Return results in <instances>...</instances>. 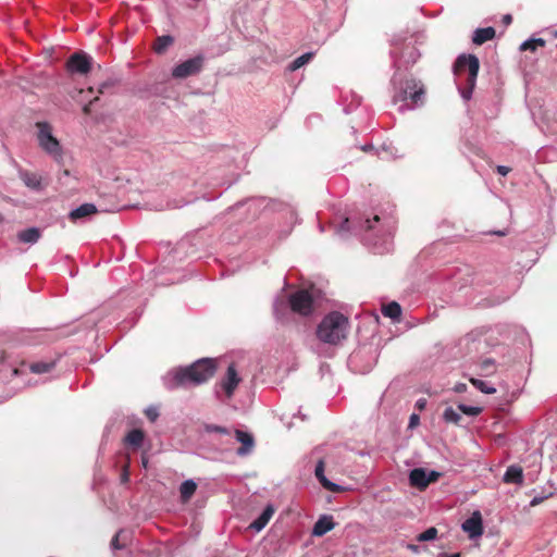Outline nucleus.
Wrapping results in <instances>:
<instances>
[{
    "label": "nucleus",
    "mask_w": 557,
    "mask_h": 557,
    "mask_svg": "<svg viewBox=\"0 0 557 557\" xmlns=\"http://www.w3.org/2000/svg\"><path fill=\"white\" fill-rule=\"evenodd\" d=\"M505 483H515L521 485L523 483V471L519 466H510L507 468L504 478Z\"/></svg>",
    "instance_id": "obj_17"
},
{
    "label": "nucleus",
    "mask_w": 557,
    "mask_h": 557,
    "mask_svg": "<svg viewBox=\"0 0 557 557\" xmlns=\"http://www.w3.org/2000/svg\"><path fill=\"white\" fill-rule=\"evenodd\" d=\"M555 37H557V30L554 33Z\"/></svg>",
    "instance_id": "obj_53"
},
{
    "label": "nucleus",
    "mask_w": 557,
    "mask_h": 557,
    "mask_svg": "<svg viewBox=\"0 0 557 557\" xmlns=\"http://www.w3.org/2000/svg\"><path fill=\"white\" fill-rule=\"evenodd\" d=\"M206 431L209 433H221V434H230L228 430L224 426L215 425V424H207Z\"/></svg>",
    "instance_id": "obj_34"
},
{
    "label": "nucleus",
    "mask_w": 557,
    "mask_h": 557,
    "mask_svg": "<svg viewBox=\"0 0 557 557\" xmlns=\"http://www.w3.org/2000/svg\"><path fill=\"white\" fill-rule=\"evenodd\" d=\"M242 377L236 371V368L234 364H230L225 376L220 381V386L222 391L224 392L227 399H231L240 383Z\"/></svg>",
    "instance_id": "obj_9"
},
{
    "label": "nucleus",
    "mask_w": 557,
    "mask_h": 557,
    "mask_svg": "<svg viewBox=\"0 0 557 557\" xmlns=\"http://www.w3.org/2000/svg\"><path fill=\"white\" fill-rule=\"evenodd\" d=\"M495 234L499 235V236H504L505 235V232H495Z\"/></svg>",
    "instance_id": "obj_50"
},
{
    "label": "nucleus",
    "mask_w": 557,
    "mask_h": 557,
    "mask_svg": "<svg viewBox=\"0 0 557 557\" xmlns=\"http://www.w3.org/2000/svg\"><path fill=\"white\" fill-rule=\"evenodd\" d=\"M496 171H497L500 175L506 176V175L510 172V168L505 166V165H498V166L496 168Z\"/></svg>",
    "instance_id": "obj_36"
},
{
    "label": "nucleus",
    "mask_w": 557,
    "mask_h": 557,
    "mask_svg": "<svg viewBox=\"0 0 557 557\" xmlns=\"http://www.w3.org/2000/svg\"><path fill=\"white\" fill-rule=\"evenodd\" d=\"M495 29L493 27L478 28L473 35V42L475 45H483L495 37Z\"/></svg>",
    "instance_id": "obj_20"
},
{
    "label": "nucleus",
    "mask_w": 557,
    "mask_h": 557,
    "mask_svg": "<svg viewBox=\"0 0 557 557\" xmlns=\"http://www.w3.org/2000/svg\"><path fill=\"white\" fill-rule=\"evenodd\" d=\"M197 490V484L193 480L184 481L180 486L182 503H188Z\"/></svg>",
    "instance_id": "obj_21"
},
{
    "label": "nucleus",
    "mask_w": 557,
    "mask_h": 557,
    "mask_svg": "<svg viewBox=\"0 0 557 557\" xmlns=\"http://www.w3.org/2000/svg\"><path fill=\"white\" fill-rule=\"evenodd\" d=\"M174 42V38L170 35L159 36L153 44V50L158 54L164 53Z\"/></svg>",
    "instance_id": "obj_22"
},
{
    "label": "nucleus",
    "mask_w": 557,
    "mask_h": 557,
    "mask_svg": "<svg viewBox=\"0 0 557 557\" xmlns=\"http://www.w3.org/2000/svg\"><path fill=\"white\" fill-rule=\"evenodd\" d=\"M145 414L150 422H154L159 417V410L154 406H150L145 410Z\"/></svg>",
    "instance_id": "obj_33"
},
{
    "label": "nucleus",
    "mask_w": 557,
    "mask_h": 557,
    "mask_svg": "<svg viewBox=\"0 0 557 557\" xmlns=\"http://www.w3.org/2000/svg\"><path fill=\"white\" fill-rule=\"evenodd\" d=\"M273 515V506L268 505L262 513L253 522H251L250 528L258 532L261 531L268 524Z\"/></svg>",
    "instance_id": "obj_18"
},
{
    "label": "nucleus",
    "mask_w": 557,
    "mask_h": 557,
    "mask_svg": "<svg viewBox=\"0 0 557 557\" xmlns=\"http://www.w3.org/2000/svg\"><path fill=\"white\" fill-rule=\"evenodd\" d=\"M216 370L214 359L203 358L191 366L178 369L173 377L174 387L186 385L187 383L202 384L211 379Z\"/></svg>",
    "instance_id": "obj_2"
},
{
    "label": "nucleus",
    "mask_w": 557,
    "mask_h": 557,
    "mask_svg": "<svg viewBox=\"0 0 557 557\" xmlns=\"http://www.w3.org/2000/svg\"><path fill=\"white\" fill-rule=\"evenodd\" d=\"M313 58V53L312 52H307L298 58H296L289 65H288V69L289 71L294 72V71H297L298 69H300L301 66H304L305 64H307L308 62H310V60Z\"/></svg>",
    "instance_id": "obj_27"
},
{
    "label": "nucleus",
    "mask_w": 557,
    "mask_h": 557,
    "mask_svg": "<svg viewBox=\"0 0 557 557\" xmlns=\"http://www.w3.org/2000/svg\"><path fill=\"white\" fill-rule=\"evenodd\" d=\"M335 525L336 523L334 522L332 516H321L313 525L312 535L323 536L327 532L332 531L335 528Z\"/></svg>",
    "instance_id": "obj_14"
},
{
    "label": "nucleus",
    "mask_w": 557,
    "mask_h": 557,
    "mask_svg": "<svg viewBox=\"0 0 557 557\" xmlns=\"http://www.w3.org/2000/svg\"><path fill=\"white\" fill-rule=\"evenodd\" d=\"M546 45V41L543 39V38H532V39H529V40H525L524 42L521 44L520 46V50L521 51H527V50H530V51H536V49L539 47H545Z\"/></svg>",
    "instance_id": "obj_26"
},
{
    "label": "nucleus",
    "mask_w": 557,
    "mask_h": 557,
    "mask_svg": "<svg viewBox=\"0 0 557 557\" xmlns=\"http://www.w3.org/2000/svg\"><path fill=\"white\" fill-rule=\"evenodd\" d=\"M17 237L22 243L34 244L40 238V231L37 227H30L20 232Z\"/></svg>",
    "instance_id": "obj_23"
},
{
    "label": "nucleus",
    "mask_w": 557,
    "mask_h": 557,
    "mask_svg": "<svg viewBox=\"0 0 557 557\" xmlns=\"http://www.w3.org/2000/svg\"><path fill=\"white\" fill-rule=\"evenodd\" d=\"M437 471L426 472L423 468H414L409 473V483L419 491H424L431 483L436 482L441 478Z\"/></svg>",
    "instance_id": "obj_7"
},
{
    "label": "nucleus",
    "mask_w": 557,
    "mask_h": 557,
    "mask_svg": "<svg viewBox=\"0 0 557 557\" xmlns=\"http://www.w3.org/2000/svg\"><path fill=\"white\" fill-rule=\"evenodd\" d=\"M98 100V97H95L94 100H91L89 103L85 104L83 107V112L84 114H89L90 113V106L94 101Z\"/></svg>",
    "instance_id": "obj_39"
},
{
    "label": "nucleus",
    "mask_w": 557,
    "mask_h": 557,
    "mask_svg": "<svg viewBox=\"0 0 557 557\" xmlns=\"http://www.w3.org/2000/svg\"><path fill=\"white\" fill-rule=\"evenodd\" d=\"M437 529L435 527H431L429 529H426L424 532L420 533L418 536H417V541L418 542H429V541H433L437 537Z\"/></svg>",
    "instance_id": "obj_30"
},
{
    "label": "nucleus",
    "mask_w": 557,
    "mask_h": 557,
    "mask_svg": "<svg viewBox=\"0 0 557 557\" xmlns=\"http://www.w3.org/2000/svg\"><path fill=\"white\" fill-rule=\"evenodd\" d=\"M406 547L409 550H411L412 553H416V554L419 553V550H420V547L418 545H416V544H408Z\"/></svg>",
    "instance_id": "obj_41"
},
{
    "label": "nucleus",
    "mask_w": 557,
    "mask_h": 557,
    "mask_svg": "<svg viewBox=\"0 0 557 557\" xmlns=\"http://www.w3.org/2000/svg\"><path fill=\"white\" fill-rule=\"evenodd\" d=\"M462 530L468 533L470 539L479 537L483 534V521L482 515L479 510L472 512L471 517L468 518L461 525Z\"/></svg>",
    "instance_id": "obj_10"
},
{
    "label": "nucleus",
    "mask_w": 557,
    "mask_h": 557,
    "mask_svg": "<svg viewBox=\"0 0 557 557\" xmlns=\"http://www.w3.org/2000/svg\"><path fill=\"white\" fill-rule=\"evenodd\" d=\"M419 423V416L416 413H412L409 421V426L414 428Z\"/></svg>",
    "instance_id": "obj_37"
},
{
    "label": "nucleus",
    "mask_w": 557,
    "mask_h": 557,
    "mask_svg": "<svg viewBox=\"0 0 557 557\" xmlns=\"http://www.w3.org/2000/svg\"><path fill=\"white\" fill-rule=\"evenodd\" d=\"M36 127L38 128L37 140L39 147L52 156L54 160L59 161L62 159V147L60 141L52 135V128L47 122H37Z\"/></svg>",
    "instance_id": "obj_3"
},
{
    "label": "nucleus",
    "mask_w": 557,
    "mask_h": 557,
    "mask_svg": "<svg viewBox=\"0 0 557 557\" xmlns=\"http://www.w3.org/2000/svg\"><path fill=\"white\" fill-rule=\"evenodd\" d=\"M122 481L123 482H127L128 481V473L127 472L123 473Z\"/></svg>",
    "instance_id": "obj_44"
},
{
    "label": "nucleus",
    "mask_w": 557,
    "mask_h": 557,
    "mask_svg": "<svg viewBox=\"0 0 557 557\" xmlns=\"http://www.w3.org/2000/svg\"><path fill=\"white\" fill-rule=\"evenodd\" d=\"M145 440V432L140 429H134L125 436V444L133 447L139 448Z\"/></svg>",
    "instance_id": "obj_19"
},
{
    "label": "nucleus",
    "mask_w": 557,
    "mask_h": 557,
    "mask_svg": "<svg viewBox=\"0 0 557 557\" xmlns=\"http://www.w3.org/2000/svg\"><path fill=\"white\" fill-rule=\"evenodd\" d=\"M440 557H461V555L459 553H456V554H442Z\"/></svg>",
    "instance_id": "obj_43"
},
{
    "label": "nucleus",
    "mask_w": 557,
    "mask_h": 557,
    "mask_svg": "<svg viewBox=\"0 0 557 557\" xmlns=\"http://www.w3.org/2000/svg\"><path fill=\"white\" fill-rule=\"evenodd\" d=\"M349 320L338 311L327 313L317 326V337L330 345H338L347 338Z\"/></svg>",
    "instance_id": "obj_1"
},
{
    "label": "nucleus",
    "mask_w": 557,
    "mask_h": 557,
    "mask_svg": "<svg viewBox=\"0 0 557 557\" xmlns=\"http://www.w3.org/2000/svg\"><path fill=\"white\" fill-rule=\"evenodd\" d=\"M480 368L485 374H492L496 370L495 361L491 358L485 359L481 362Z\"/></svg>",
    "instance_id": "obj_32"
},
{
    "label": "nucleus",
    "mask_w": 557,
    "mask_h": 557,
    "mask_svg": "<svg viewBox=\"0 0 557 557\" xmlns=\"http://www.w3.org/2000/svg\"><path fill=\"white\" fill-rule=\"evenodd\" d=\"M54 367V361H36L29 364V370L35 374H42L50 372Z\"/></svg>",
    "instance_id": "obj_25"
},
{
    "label": "nucleus",
    "mask_w": 557,
    "mask_h": 557,
    "mask_svg": "<svg viewBox=\"0 0 557 557\" xmlns=\"http://www.w3.org/2000/svg\"><path fill=\"white\" fill-rule=\"evenodd\" d=\"M106 87H107V85H106V84H103V85L101 86V88L99 89V92H100V94H103V89H104Z\"/></svg>",
    "instance_id": "obj_48"
},
{
    "label": "nucleus",
    "mask_w": 557,
    "mask_h": 557,
    "mask_svg": "<svg viewBox=\"0 0 557 557\" xmlns=\"http://www.w3.org/2000/svg\"><path fill=\"white\" fill-rule=\"evenodd\" d=\"M443 419L445 420V422L447 423H454V424H458L461 420V416L460 413L455 410L453 407H448L444 410V413H443Z\"/></svg>",
    "instance_id": "obj_28"
},
{
    "label": "nucleus",
    "mask_w": 557,
    "mask_h": 557,
    "mask_svg": "<svg viewBox=\"0 0 557 557\" xmlns=\"http://www.w3.org/2000/svg\"><path fill=\"white\" fill-rule=\"evenodd\" d=\"M404 94H405V98H409L410 94H413V90H408V92H404Z\"/></svg>",
    "instance_id": "obj_46"
},
{
    "label": "nucleus",
    "mask_w": 557,
    "mask_h": 557,
    "mask_svg": "<svg viewBox=\"0 0 557 557\" xmlns=\"http://www.w3.org/2000/svg\"><path fill=\"white\" fill-rule=\"evenodd\" d=\"M348 224H349V219H348V218H346V219L343 221L342 225H341V231H348V230H349Z\"/></svg>",
    "instance_id": "obj_42"
},
{
    "label": "nucleus",
    "mask_w": 557,
    "mask_h": 557,
    "mask_svg": "<svg viewBox=\"0 0 557 557\" xmlns=\"http://www.w3.org/2000/svg\"><path fill=\"white\" fill-rule=\"evenodd\" d=\"M88 91H89V92H92V91H94V88H92V87H89V88H88Z\"/></svg>",
    "instance_id": "obj_52"
},
{
    "label": "nucleus",
    "mask_w": 557,
    "mask_h": 557,
    "mask_svg": "<svg viewBox=\"0 0 557 557\" xmlns=\"http://www.w3.org/2000/svg\"><path fill=\"white\" fill-rule=\"evenodd\" d=\"M511 22H512V16H511L510 14H505V15L503 16V23H504L505 25H510V24H511Z\"/></svg>",
    "instance_id": "obj_40"
},
{
    "label": "nucleus",
    "mask_w": 557,
    "mask_h": 557,
    "mask_svg": "<svg viewBox=\"0 0 557 557\" xmlns=\"http://www.w3.org/2000/svg\"><path fill=\"white\" fill-rule=\"evenodd\" d=\"M65 65L69 73L85 75L90 71L91 58L82 51L75 52L67 59Z\"/></svg>",
    "instance_id": "obj_8"
},
{
    "label": "nucleus",
    "mask_w": 557,
    "mask_h": 557,
    "mask_svg": "<svg viewBox=\"0 0 557 557\" xmlns=\"http://www.w3.org/2000/svg\"><path fill=\"white\" fill-rule=\"evenodd\" d=\"M235 437L242 444L237 449V455L244 457L251 454L255 448V438L252 434L242 430H235Z\"/></svg>",
    "instance_id": "obj_11"
},
{
    "label": "nucleus",
    "mask_w": 557,
    "mask_h": 557,
    "mask_svg": "<svg viewBox=\"0 0 557 557\" xmlns=\"http://www.w3.org/2000/svg\"><path fill=\"white\" fill-rule=\"evenodd\" d=\"M454 391L456 393H463L467 391V385L465 383H458L455 387H454Z\"/></svg>",
    "instance_id": "obj_38"
},
{
    "label": "nucleus",
    "mask_w": 557,
    "mask_h": 557,
    "mask_svg": "<svg viewBox=\"0 0 557 557\" xmlns=\"http://www.w3.org/2000/svg\"><path fill=\"white\" fill-rule=\"evenodd\" d=\"M470 383H471L475 388H478L479 391H481V392H482V393H484V394H494V393H496V388H495V387L488 386V385H487L484 381H482V380L471 377V379H470Z\"/></svg>",
    "instance_id": "obj_29"
},
{
    "label": "nucleus",
    "mask_w": 557,
    "mask_h": 557,
    "mask_svg": "<svg viewBox=\"0 0 557 557\" xmlns=\"http://www.w3.org/2000/svg\"><path fill=\"white\" fill-rule=\"evenodd\" d=\"M408 90H413V94H410L409 99L411 100V102L414 106L422 102V96L424 95V87L420 82H418L416 79L407 81L404 92H408Z\"/></svg>",
    "instance_id": "obj_15"
},
{
    "label": "nucleus",
    "mask_w": 557,
    "mask_h": 557,
    "mask_svg": "<svg viewBox=\"0 0 557 557\" xmlns=\"http://www.w3.org/2000/svg\"><path fill=\"white\" fill-rule=\"evenodd\" d=\"M373 221H374V222H379V221H380V216H379V215H374V216H373Z\"/></svg>",
    "instance_id": "obj_49"
},
{
    "label": "nucleus",
    "mask_w": 557,
    "mask_h": 557,
    "mask_svg": "<svg viewBox=\"0 0 557 557\" xmlns=\"http://www.w3.org/2000/svg\"><path fill=\"white\" fill-rule=\"evenodd\" d=\"M465 69H467L469 72L467 83L469 87L472 89L475 85L476 76L480 69L479 59L474 54L458 57V59L455 62V71L457 73H460Z\"/></svg>",
    "instance_id": "obj_6"
},
{
    "label": "nucleus",
    "mask_w": 557,
    "mask_h": 557,
    "mask_svg": "<svg viewBox=\"0 0 557 557\" xmlns=\"http://www.w3.org/2000/svg\"><path fill=\"white\" fill-rule=\"evenodd\" d=\"M382 313L392 320H399L401 317V307L396 301H391L382 307Z\"/></svg>",
    "instance_id": "obj_24"
},
{
    "label": "nucleus",
    "mask_w": 557,
    "mask_h": 557,
    "mask_svg": "<svg viewBox=\"0 0 557 557\" xmlns=\"http://www.w3.org/2000/svg\"><path fill=\"white\" fill-rule=\"evenodd\" d=\"M18 177L21 181L33 190H42L45 188V184L42 183V177L36 172H32L28 170H20Z\"/></svg>",
    "instance_id": "obj_12"
},
{
    "label": "nucleus",
    "mask_w": 557,
    "mask_h": 557,
    "mask_svg": "<svg viewBox=\"0 0 557 557\" xmlns=\"http://www.w3.org/2000/svg\"><path fill=\"white\" fill-rule=\"evenodd\" d=\"M289 307L293 312L304 317L310 315L314 310V300L307 289H299L289 295Z\"/></svg>",
    "instance_id": "obj_4"
},
{
    "label": "nucleus",
    "mask_w": 557,
    "mask_h": 557,
    "mask_svg": "<svg viewBox=\"0 0 557 557\" xmlns=\"http://www.w3.org/2000/svg\"><path fill=\"white\" fill-rule=\"evenodd\" d=\"M366 224H367V226H366V227H367L368 230H371V228H372L371 220H369V219H368V220L366 221Z\"/></svg>",
    "instance_id": "obj_45"
},
{
    "label": "nucleus",
    "mask_w": 557,
    "mask_h": 557,
    "mask_svg": "<svg viewBox=\"0 0 557 557\" xmlns=\"http://www.w3.org/2000/svg\"><path fill=\"white\" fill-rule=\"evenodd\" d=\"M205 64V58L202 55H196L177 64L172 70V76L177 79H184L189 76L198 74Z\"/></svg>",
    "instance_id": "obj_5"
},
{
    "label": "nucleus",
    "mask_w": 557,
    "mask_h": 557,
    "mask_svg": "<svg viewBox=\"0 0 557 557\" xmlns=\"http://www.w3.org/2000/svg\"><path fill=\"white\" fill-rule=\"evenodd\" d=\"M458 410L467 416L475 417L479 416L482 412L481 407H474V406H467V405H459Z\"/></svg>",
    "instance_id": "obj_31"
},
{
    "label": "nucleus",
    "mask_w": 557,
    "mask_h": 557,
    "mask_svg": "<svg viewBox=\"0 0 557 557\" xmlns=\"http://www.w3.org/2000/svg\"><path fill=\"white\" fill-rule=\"evenodd\" d=\"M62 174H63L64 176H69V175H70V171H69V170H63Z\"/></svg>",
    "instance_id": "obj_47"
},
{
    "label": "nucleus",
    "mask_w": 557,
    "mask_h": 557,
    "mask_svg": "<svg viewBox=\"0 0 557 557\" xmlns=\"http://www.w3.org/2000/svg\"><path fill=\"white\" fill-rule=\"evenodd\" d=\"M119 539H120V532H117L112 541H111V546L114 548V549H121L122 546L120 545V542H119Z\"/></svg>",
    "instance_id": "obj_35"
},
{
    "label": "nucleus",
    "mask_w": 557,
    "mask_h": 557,
    "mask_svg": "<svg viewBox=\"0 0 557 557\" xmlns=\"http://www.w3.org/2000/svg\"><path fill=\"white\" fill-rule=\"evenodd\" d=\"M324 461L320 459L315 466L314 474L317 479L319 480L320 484L327 491L332 493H342L345 491L344 487H342L338 484H335L331 482L325 475H324Z\"/></svg>",
    "instance_id": "obj_13"
},
{
    "label": "nucleus",
    "mask_w": 557,
    "mask_h": 557,
    "mask_svg": "<svg viewBox=\"0 0 557 557\" xmlns=\"http://www.w3.org/2000/svg\"><path fill=\"white\" fill-rule=\"evenodd\" d=\"M143 465L144 467H147V460L145 458H143Z\"/></svg>",
    "instance_id": "obj_51"
},
{
    "label": "nucleus",
    "mask_w": 557,
    "mask_h": 557,
    "mask_svg": "<svg viewBox=\"0 0 557 557\" xmlns=\"http://www.w3.org/2000/svg\"><path fill=\"white\" fill-rule=\"evenodd\" d=\"M98 208L92 203H83L78 208L72 210L69 214V219L72 222H76L77 220L90 216L98 212Z\"/></svg>",
    "instance_id": "obj_16"
}]
</instances>
